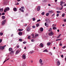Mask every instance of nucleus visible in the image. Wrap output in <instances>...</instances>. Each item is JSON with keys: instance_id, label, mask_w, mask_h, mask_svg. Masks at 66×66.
Masks as SVG:
<instances>
[{"instance_id": "0e129e2a", "label": "nucleus", "mask_w": 66, "mask_h": 66, "mask_svg": "<svg viewBox=\"0 0 66 66\" xmlns=\"http://www.w3.org/2000/svg\"><path fill=\"white\" fill-rule=\"evenodd\" d=\"M63 6H66V3L65 4H64V5H63Z\"/></svg>"}, {"instance_id": "4468645a", "label": "nucleus", "mask_w": 66, "mask_h": 66, "mask_svg": "<svg viewBox=\"0 0 66 66\" xmlns=\"http://www.w3.org/2000/svg\"><path fill=\"white\" fill-rule=\"evenodd\" d=\"M18 34L19 35H22V33L21 32H19Z\"/></svg>"}, {"instance_id": "423d86ee", "label": "nucleus", "mask_w": 66, "mask_h": 66, "mask_svg": "<svg viewBox=\"0 0 66 66\" xmlns=\"http://www.w3.org/2000/svg\"><path fill=\"white\" fill-rule=\"evenodd\" d=\"M40 9V6H39L38 7V8L37 9V11H39Z\"/></svg>"}, {"instance_id": "f3484780", "label": "nucleus", "mask_w": 66, "mask_h": 66, "mask_svg": "<svg viewBox=\"0 0 66 66\" xmlns=\"http://www.w3.org/2000/svg\"><path fill=\"white\" fill-rule=\"evenodd\" d=\"M22 57L23 59H26V55H24Z\"/></svg>"}, {"instance_id": "4be33fe9", "label": "nucleus", "mask_w": 66, "mask_h": 66, "mask_svg": "<svg viewBox=\"0 0 66 66\" xmlns=\"http://www.w3.org/2000/svg\"><path fill=\"white\" fill-rule=\"evenodd\" d=\"M39 62H40V63H42V59H40L39 61Z\"/></svg>"}, {"instance_id": "6e6552de", "label": "nucleus", "mask_w": 66, "mask_h": 66, "mask_svg": "<svg viewBox=\"0 0 66 66\" xmlns=\"http://www.w3.org/2000/svg\"><path fill=\"white\" fill-rule=\"evenodd\" d=\"M47 22L45 23V26H46L48 28V27L49 25H48V24H47Z\"/></svg>"}, {"instance_id": "79ce46f5", "label": "nucleus", "mask_w": 66, "mask_h": 66, "mask_svg": "<svg viewBox=\"0 0 66 66\" xmlns=\"http://www.w3.org/2000/svg\"><path fill=\"white\" fill-rule=\"evenodd\" d=\"M61 40V39H56V41H57L58 40Z\"/></svg>"}, {"instance_id": "393cba45", "label": "nucleus", "mask_w": 66, "mask_h": 66, "mask_svg": "<svg viewBox=\"0 0 66 66\" xmlns=\"http://www.w3.org/2000/svg\"><path fill=\"white\" fill-rule=\"evenodd\" d=\"M48 12L49 13H53V11H49Z\"/></svg>"}, {"instance_id": "09e8293b", "label": "nucleus", "mask_w": 66, "mask_h": 66, "mask_svg": "<svg viewBox=\"0 0 66 66\" xmlns=\"http://www.w3.org/2000/svg\"><path fill=\"white\" fill-rule=\"evenodd\" d=\"M23 44H26V43H27V42H23Z\"/></svg>"}, {"instance_id": "b1692460", "label": "nucleus", "mask_w": 66, "mask_h": 66, "mask_svg": "<svg viewBox=\"0 0 66 66\" xmlns=\"http://www.w3.org/2000/svg\"><path fill=\"white\" fill-rule=\"evenodd\" d=\"M12 50V48H10L9 49V51H11Z\"/></svg>"}, {"instance_id": "ea45409f", "label": "nucleus", "mask_w": 66, "mask_h": 66, "mask_svg": "<svg viewBox=\"0 0 66 66\" xmlns=\"http://www.w3.org/2000/svg\"><path fill=\"white\" fill-rule=\"evenodd\" d=\"M31 35H32V38H33L34 37V34H31Z\"/></svg>"}, {"instance_id": "de8ad7c7", "label": "nucleus", "mask_w": 66, "mask_h": 66, "mask_svg": "<svg viewBox=\"0 0 66 66\" xmlns=\"http://www.w3.org/2000/svg\"><path fill=\"white\" fill-rule=\"evenodd\" d=\"M28 38L29 39H30V36H29V37H28Z\"/></svg>"}, {"instance_id": "a19ab883", "label": "nucleus", "mask_w": 66, "mask_h": 66, "mask_svg": "<svg viewBox=\"0 0 66 66\" xmlns=\"http://www.w3.org/2000/svg\"><path fill=\"white\" fill-rule=\"evenodd\" d=\"M32 20L33 21H35V18H33Z\"/></svg>"}, {"instance_id": "a211bd4d", "label": "nucleus", "mask_w": 66, "mask_h": 66, "mask_svg": "<svg viewBox=\"0 0 66 66\" xmlns=\"http://www.w3.org/2000/svg\"><path fill=\"white\" fill-rule=\"evenodd\" d=\"M5 9H6V10L7 11H9V10H10V8H9V7H7Z\"/></svg>"}, {"instance_id": "5701e85b", "label": "nucleus", "mask_w": 66, "mask_h": 66, "mask_svg": "<svg viewBox=\"0 0 66 66\" xmlns=\"http://www.w3.org/2000/svg\"><path fill=\"white\" fill-rule=\"evenodd\" d=\"M2 19H4L5 18V16H2Z\"/></svg>"}, {"instance_id": "20e7f679", "label": "nucleus", "mask_w": 66, "mask_h": 66, "mask_svg": "<svg viewBox=\"0 0 66 66\" xmlns=\"http://www.w3.org/2000/svg\"><path fill=\"white\" fill-rule=\"evenodd\" d=\"M6 22V20H5L4 21H3L2 22V25H3L5 24V22Z\"/></svg>"}, {"instance_id": "a18cd8bd", "label": "nucleus", "mask_w": 66, "mask_h": 66, "mask_svg": "<svg viewBox=\"0 0 66 66\" xmlns=\"http://www.w3.org/2000/svg\"><path fill=\"white\" fill-rule=\"evenodd\" d=\"M64 16H65V14H63L62 15V16L63 17H64Z\"/></svg>"}, {"instance_id": "2f4dec72", "label": "nucleus", "mask_w": 66, "mask_h": 66, "mask_svg": "<svg viewBox=\"0 0 66 66\" xmlns=\"http://www.w3.org/2000/svg\"><path fill=\"white\" fill-rule=\"evenodd\" d=\"M63 4V1H61L60 2V5H62Z\"/></svg>"}, {"instance_id": "69168bd1", "label": "nucleus", "mask_w": 66, "mask_h": 66, "mask_svg": "<svg viewBox=\"0 0 66 66\" xmlns=\"http://www.w3.org/2000/svg\"><path fill=\"white\" fill-rule=\"evenodd\" d=\"M31 42H34V40L32 39L31 40Z\"/></svg>"}, {"instance_id": "c03bdc74", "label": "nucleus", "mask_w": 66, "mask_h": 66, "mask_svg": "<svg viewBox=\"0 0 66 66\" xmlns=\"http://www.w3.org/2000/svg\"><path fill=\"white\" fill-rule=\"evenodd\" d=\"M5 15V13H3L2 14V15Z\"/></svg>"}, {"instance_id": "603ef678", "label": "nucleus", "mask_w": 66, "mask_h": 66, "mask_svg": "<svg viewBox=\"0 0 66 66\" xmlns=\"http://www.w3.org/2000/svg\"><path fill=\"white\" fill-rule=\"evenodd\" d=\"M40 21V20H38L37 21V22H39V21Z\"/></svg>"}, {"instance_id": "6ab92c4d", "label": "nucleus", "mask_w": 66, "mask_h": 66, "mask_svg": "<svg viewBox=\"0 0 66 66\" xmlns=\"http://www.w3.org/2000/svg\"><path fill=\"white\" fill-rule=\"evenodd\" d=\"M16 9L17 8H14L13 9V10H14V11H17Z\"/></svg>"}, {"instance_id": "cd10ccee", "label": "nucleus", "mask_w": 66, "mask_h": 66, "mask_svg": "<svg viewBox=\"0 0 66 66\" xmlns=\"http://www.w3.org/2000/svg\"><path fill=\"white\" fill-rule=\"evenodd\" d=\"M3 34L2 32L0 33V35H1V36H2L3 35Z\"/></svg>"}, {"instance_id": "9b49d317", "label": "nucleus", "mask_w": 66, "mask_h": 66, "mask_svg": "<svg viewBox=\"0 0 66 66\" xmlns=\"http://www.w3.org/2000/svg\"><path fill=\"white\" fill-rule=\"evenodd\" d=\"M14 52V51L12 50L9 53V54H12Z\"/></svg>"}, {"instance_id": "72a5a7b5", "label": "nucleus", "mask_w": 66, "mask_h": 66, "mask_svg": "<svg viewBox=\"0 0 66 66\" xmlns=\"http://www.w3.org/2000/svg\"><path fill=\"white\" fill-rule=\"evenodd\" d=\"M48 50H44L43 51L44 52H48Z\"/></svg>"}, {"instance_id": "58836bf2", "label": "nucleus", "mask_w": 66, "mask_h": 66, "mask_svg": "<svg viewBox=\"0 0 66 66\" xmlns=\"http://www.w3.org/2000/svg\"><path fill=\"white\" fill-rule=\"evenodd\" d=\"M44 14H45V12H43L41 13L42 15H44Z\"/></svg>"}, {"instance_id": "37998d69", "label": "nucleus", "mask_w": 66, "mask_h": 66, "mask_svg": "<svg viewBox=\"0 0 66 66\" xmlns=\"http://www.w3.org/2000/svg\"><path fill=\"white\" fill-rule=\"evenodd\" d=\"M33 52H34V51H31L30 52V53H33Z\"/></svg>"}, {"instance_id": "c9c22d12", "label": "nucleus", "mask_w": 66, "mask_h": 66, "mask_svg": "<svg viewBox=\"0 0 66 66\" xmlns=\"http://www.w3.org/2000/svg\"><path fill=\"white\" fill-rule=\"evenodd\" d=\"M52 31V28H50L48 30L49 32H50V31Z\"/></svg>"}, {"instance_id": "4d7b16f0", "label": "nucleus", "mask_w": 66, "mask_h": 66, "mask_svg": "<svg viewBox=\"0 0 66 66\" xmlns=\"http://www.w3.org/2000/svg\"><path fill=\"white\" fill-rule=\"evenodd\" d=\"M63 7H62L61 8V9H60V10H62V9H63Z\"/></svg>"}, {"instance_id": "c756f323", "label": "nucleus", "mask_w": 66, "mask_h": 66, "mask_svg": "<svg viewBox=\"0 0 66 66\" xmlns=\"http://www.w3.org/2000/svg\"><path fill=\"white\" fill-rule=\"evenodd\" d=\"M18 50V51L19 52H20L21 51V49L20 48H19Z\"/></svg>"}, {"instance_id": "4c0bfd02", "label": "nucleus", "mask_w": 66, "mask_h": 66, "mask_svg": "<svg viewBox=\"0 0 66 66\" xmlns=\"http://www.w3.org/2000/svg\"><path fill=\"white\" fill-rule=\"evenodd\" d=\"M57 13H61V12L60 11H56Z\"/></svg>"}, {"instance_id": "c85d7f7f", "label": "nucleus", "mask_w": 66, "mask_h": 66, "mask_svg": "<svg viewBox=\"0 0 66 66\" xmlns=\"http://www.w3.org/2000/svg\"><path fill=\"white\" fill-rule=\"evenodd\" d=\"M61 34H60V35H59L58 36H57V38H59L60 37V36H61Z\"/></svg>"}, {"instance_id": "f03ea898", "label": "nucleus", "mask_w": 66, "mask_h": 66, "mask_svg": "<svg viewBox=\"0 0 66 66\" xmlns=\"http://www.w3.org/2000/svg\"><path fill=\"white\" fill-rule=\"evenodd\" d=\"M31 30V28H30V27L29 26H28L27 27V31H29L30 30Z\"/></svg>"}, {"instance_id": "2eb2a0df", "label": "nucleus", "mask_w": 66, "mask_h": 66, "mask_svg": "<svg viewBox=\"0 0 66 66\" xmlns=\"http://www.w3.org/2000/svg\"><path fill=\"white\" fill-rule=\"evenodd\" d=\"M19 53V51H18V50H17L15 54H18Z\"/></svg>"}, {"instance_id": "13d9d810", "label": "nucleus", "mask_w": 66, "mask_h": 66, "mask_svg": "<svg viewBox=\"0 0 66 66\" xmlns=\"http://www.w3.org/2000/svg\"><path fill=\"white\" fill-rule=\"evenodd\" d=\"M9 60V59H7V60H5V61H4V62H6V61H7V60Z\"/></svg>"}, {"instance_id": "f257e3e1", "label": "nucleus", "mask_w": 66, "mask_h": 66, "mask_svg": "<svg viewBox=\"0 0 66 66\" xmlns=\"http://www.w3.org/2000/svg\"><path fill=\"white\" fill-rule=\"evenodd\" d=\"M39 47H40L41 48H43L44 47V45L42 43H41L40 45H39Z\"/></svg>"}, {"instance_id": "8fccbe9b", "label": "nucleus", "mask_w": 66, "mask_h": 66, "mask_svg": "<svg viewBox=\"0 0 66 66\" xmlns=\"http://www.w3.org/2000/svg\"><path fill=\"white\" fill-rule=\"evenodd\" d=\"M59 14H56V16L57 17H58L59 16Z\"/></svg>"}, {"instance_id": "7c9ffc66", "label": "nucleus", "mask_w": 66, "mask_h": 66, "mask_svg": "<svg viewBox=\"0 0 66 66\" xmlns=\"http://www.w3.org/2000/svg\"><path fill=\"white\" fill-rule=\"evenodd\" d=\"M19 40L20 42H22V39H19Z\"/></svg>"}, {"instance_id": "f8f14e48", "label": "nucleus", "mask_w": 66, "mask_h": 66, "mask_svg": "<svg viewBox=\"0 0 66 66\" xmlns=\"http://www.w3.org/2000/svg\"><path fill=\"white\" fill-rule=\"evenodd\" d=\"M4 49V46H1V50H3Z\"/></svg>"}, {"instance_id": "ddd939ff", "label": "nucleus", "mask_w": 66, "mask_h": 66, "mask_svg": "<svg viewBox=\"0 0 66 66\" xmlns=\"http://www.w3.org/2000/svg\"><path fill=\"white\" fill-rule=\"evenodd\" d=\"M18 31H19V32H21V31H23V29H18Z\"/></svg>"}, {"instance_id": "f704fd0d", "label": "nucleus", "mask_w": 66, "mask_h": 66, "mask_svg": "<svg viewBox=\"0 0 66 66\" xmlns=\"http://www.w3.org/2000/svg\"><path fill=\"white\" fill-rule=\"evenodd\" d=\"M56 29V27H54L53 28V30H55V29Z\"/></svg>"}, {"instance_id": "9d476101", "label": "nucleus", "mask_w": 66, "mask_h": 66, "mask_svg": "<svg viewBox=\"0 0 66 66\" xmlns=\"http://www.w3.org/2000/svg\"><path fill=\"white\" fill-rule=\"evenodd\" d=\"M46 22H47L48 23H50V20H49L48 19H46Z\"/></svg>"}, {"instance_id": "1a4fd4ad", "label": "nucleus", "mask_w": 66, "mask_h": 66, "mask_svg": "<svg viewBox=\"0 0 66 66\" xmlns=\"http://www.w3.org/2000/svg\"><path fill=\"white\" fill-rule=\"evenodd\" d=\"M44 31V29L43 28H40V31L41 32H43Z\"/></svg>"}, {"instance_id": "e433bc0d", "label": "nucleus", "mask_w": 66, "mask_h": 66, "mask_svg": "<svg viewBox=\"0 0 66 66\" xmlns=\"http://www.w3.org/2000/svg\"><path fill=\"white\" fill-rule=\"evenodd\" d=\"M36 26L37 27H39V24L38 23L37 24H36Z\"/></svg>"}, {"instance_id": "39448f33", "label": "nucleus", "mask_w": 66, "mask_h": 66, "mask_svg": "<svg viewBox=\"0 0 66 66\" xmlns=\"http://www.w3.org/2000/svg\"><path fill=\"white\" fill-rule=\"evenodd\" d=\"M53 35V32L52 31H51L50 33H49V36H52V35Z\"/></svg>"}, {"instance_id": "bf43d9fd", "label": "nucleus", "mask_w": 66, "mask_h": 66, "mask_svg": "<svg viewBox=\"0 0 66 66\" xmlns=\"http://www.w3.org/2000/svg\"><path fill=\"white\" fill-rule=\"evenodd\" d=\"M21 8L22 9H24V7H21Z\"/></svg>"}, {"instance_id": "0eeeda50", "label": "nucleus", "mask_w": 66, "mask_h": 66, "mask_svg": "<svg viewBox=\"0 0 66 66\" xmlns=\"http://www.w3.org/2000/svg\"><path fill=\"white\" fill-rule=\"evenodd\" d=\"M7 1L4 0V1L3 4L5 5L6 4H7Z\"/></svg>"}, {"instance_id": "bb28decb", "label": "nucleus", "mask_w": 66, "mask_h": 66, "mask_svg": "<svg viewBox=\"0 0 66 66\" xmlns=\"http://www.w3.org/2000/svg\"><path fill=\"white\" fill-rule=\"evenodd\" d=\"M4 12L5 13H6V12H7V10H6V9H5V8L4 10Z\"/></svg>"}, {"instance_id": "aec40b11", "label": "nucleus", "mask_w": 66, "mask_h": 66, "mask_svg": "<svg viewBox=\"0 0 66 66\" xmlns=\"http://www.w3.org/2000/svg\"><path fill=\"white\" fill-rule=\"evenodd\" d=\"M19 10L21 11V12H24V11H23V10L21 9L20 8Z\"/></svg>"}, {"instance_id": "49530a36", "label": "nucleus", "mask_w": 66, "mask_h": 66, "mask_svg": "<svg viewBox=\"0 0 66 66\" xmlns=\"http://www.w3.org/2000/svg\"><path fill=\"white\" fill-rule=\"evenodd\" d=\"M33 28H35V26H33L32 27Z\"/></svg>"}, {"instance_id": "7ed1b4c3", "label": "nucleus", "mask_w": 66, "mask_h": 66, "mask_svg": "<svg viewBox=\"0 0 66 66\" xmlns=\"http://www.w3.org/2000/svg\"><path fill=\"white\" fill-rule=\"evenodd\" d=\"M57 60H58L57 59H56V62H57V65H60V61H57Z\"/></svg>"}, {"instance_id": "3c124183", "label": "nucleus", "mask_w": 66, "mask_h": 66, "mask_svg": "<svg viewBox=\"0 0 66 66\" xmlns=\"http://www.w3.org/2000/svg\"><path fill=\"white\" fill-rule=\"evenodd\" d=\"M49 54H50V55H52V54L51 52H50Z\"/></svg>"}, {"instance_id": "473e14b6", "label": "nucleus", "mask_w": 66, "mask_h": 66, "mask_svg": "<svg viewBox=\"0 0 66 66\" xmlns=\"http://www.w3.org/2000/svg\"><path fill=\"white\" fill-rule=\"evenodd\" d=\"M49 15V13H47L46 14V16H48V15Z\"/></svg>"}, {"instance_id": "dca6fc26", "label": "nucleus", "mask_w": 66, "mask_h": 66, "mask_svg": "<svg viewBox=\"0 0 66 66\" xmlns=\"http://www.w3.org/2000/svg\"><path fill=\"white\" fill-rule=\"evenodd\" d=\"M38 36V35L37 34H36L35 35V36L34 37V38H36V37H37Z\"/></svg>"}, {"instance_id": "864d4df0", "label": "nucleus", "mask_w": 66, "mask_h": 66, "mask_svg": "<svg viewBox=\"0 0 66 66\" xmlns=\"http://www.w3.org/2000/svg\"><path fill=\"white\" fill-rule=\"evenodd\" d=\"M61 57H62V58H63V55H61Z\"/></svg>"}, {"instance_id": "680f3d73", "label": "nucleus", "mask_w": 66, "mask_h": 66, "mask_svg": "<svg viewBox=\"0 0 66 66\" xmlns=\"http://www.w3.org/2000/svg\"><path fill=\"white\" fill-rule=\"evenodd\" d=\"M64 21H66V19H64Z\"/></svg>"}, {"instance_id": "338daca9", "label": "nucleus", "mask_w": 66, "mask_h": 66, "mask_svg": "<svg viewBox=\"0 0 66 66\" xmlns=\"http://www.w3.org/2000/svg\"><path fill=\"white\" fill-rule=\"evenodd\" d=\"M48 6H51V5H50V4H48Z\"/></svg>"}, {"instance_id": "a878e982", "label": "nucleus", "mask_w": 66, "mask_h": 66, "mask_svg": "<svg viewBox=\"0 0 66 66\" xmlns=\"http://www.w3.org/2000/svg\"><path fill=\"white\" fill-rule=\"evenodd\" d=\"M3 10L2 9H0V12H3Z\"/></svg>"}, {"instance_id": "774afa93", "label": "nucleus", "mask_w": 66, "mask_h": 66, "mask_svg": "<svg viewBox=\"0 0 66 66\" xmlns=\"http://www.w3.org/2000/svg\"><path fill=\"white\" fill-rule=\"evenodd\" d=\"M16 5H19V3H17L16 4Z\"/></svg>"}, {"instance_id": "e2e57ef3", "label": "nucleus", "mask_w": 66, "mask_h": 66, "mask_svg": "<svg viewBox=\"0 0 66 66\" xmlns=\"http://www.w3.org/2000/svg\"><path fill=\"white\" fill-rule=\"evenodd\" d=\"M54 15H55V13H54L53 15H52V16H54Z\"/></svg>"}, {"instance_id": "412c9836", "label": "nucleus", "mask_w": 66, "mask_h": 66, "mask_svg": "<svg viewBox=\"0 0 66 66\" xmlns=\"http://www.w3.org/2000/svg\"><path fill=\"white\" fill-rule=\"evenodd\" d=\"M51 45V43L50 42L48 43H47V46H49V45Z\"/></svg>"}, {"instance_id": "5fc2aeb1", "label": "nucleus", "mask_w": 66, "mask_h": 66, "mask_svg": "<svg viewBox=\"0 0 66 66\" xmlns=\"http://www.w3.org/2000/svg\"><path fill=\"white\" fill-rule=\"evenodd\" d=\"M66 47V46H64V47H62V48H64Z\"/></svg>"}, {"instance_id": "052dcab7", "label": "nucleus", "mask_w": 66, "mask_h": 66, "mask_svg": "<svg viewBox=\"0 0 66 66\" xmlns=\"http://www.w3.org/2000/svg\"><path fill=\"white\" fill-rule=\"evenodd\" d=\"M59 46H62V43H60L59 45Z\"/></svg>"}, {"instance_id": "6e6d98bb", "label": "nucleus", "mask_w": 66, "mask_h": 66, "mask_svg": "<svg viewBox=\"0 0 66 66\" xmlns=\"http://www.w3.org/2000/svg\"><path fill=\"white\" fill-rule=\"evenodd\" d=\"M0 43H1L2 42V39H0Z\"/></svg>"}]
</instances>
